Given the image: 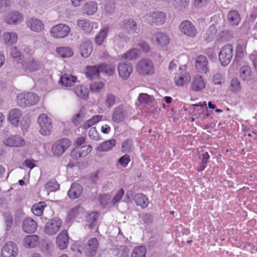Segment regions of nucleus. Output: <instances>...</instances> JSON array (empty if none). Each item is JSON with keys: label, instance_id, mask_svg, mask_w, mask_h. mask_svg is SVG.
<instances>
[{"label": "nucleus", "instance_id": "1", "mask_svg": "<svg viewBox=\"0 0 257 257\" xmlns=\"http://www.w3.org/2000/svg\"><path fill=\"white\" fill-rule=\"evenodd\" d=\"M136 71L141 76H152L155 73L154 62L148 58L140 60L136 64Z\"/></svg>", "mask_w": 257, "mask_h": 257}, {"label": "nucleus", "instance_id": "2", "mask_svg": "<svg viewBox=\"0 0 257 257\" xmlns=\"http://www.w3.org/2000/svg\"><path fill=\"white\" fill-rule=\"evenodd\" d=\"M19 65L20 67L16 70L18 75H24L35 72L41 68L40 63L32 58L29 59L26 61H23Z\"/></svg>", "mask_w": 257, "mask_h": 257}, {"label": "nucleus", "instance_id": "3", "mask_svg": "<svg viewBox=\"0 0 257 257\" xmlns=\"http://www.w3.org/2000/svg\"><path fill=\"white\" fill-rule=\"evenodd\" d=\"M39 100L38 95L34 92H23L17 95V102L21 107L35 105Z\"/></svg>", "mask_w": 257, "mask_h": 257}, {"label": "nucleus", "instance_id": "4", "mask_svg": "<svg viewBox=\"0 0 257 257\" xmlns=\"http://www.w3.org/2000/svg\"><path fill=\"white\" fill-rule=\"evenodd\" d=\"M71 141L66 138L60 139L56 141L52 146V152L55 156L62 155L70 147Z\"/></svg>", "mask_w": 257, "mask_h": 257}, {"label": "nucleus", "instance_id": "5", "mask_svg": "<svg viewBox=\"0 0 257 257\" xmlns=\"http://www.w3.org/2000/svg\"><path fill=\"white\" fill-rule=\"evenodd\" d=\"M38 121L40 127V134L44 136L49 135L52 130L51 119L46 114L42 113L39 116Z\"/></svg>", "mask_w": 257, "mask_h": 257}, {"label": "nucleus", "instance_id": "6", "mask_svg": "<svg viewBox=\"0 0 257 257\" xmlns=\"http://www.w3.org/2000/svg\"><path fill=\"white\" fill-rule=\"evenodd\" d=\"M233 56V47L230 45H226L222 47L219 53V59L222 66L227 65Z\"/></svg>", "mask_w": 257, "mask_h": 257}, {"label": "nucleus", "instance_id": "7", "mask_svg": "<svg viewBox=\"0 0 257 257\" xmlns=\"http://www.w3.org/2000/svg\"><path fill=\"white\" fill-rule=\"evenodd\" d=\"M70 27L64 24H59L53 26L50 29L51 35L55 38H63L70 32Z\"/></svg>", "mask_w": 257, "mask_h": 257}, {"label": "nucleus", "instance_id": "8", "mask_svg": "<svg viewBox=\"0 0 257 257\" xmlns=\"http://www.w3.org/2000/svg\"><path fill=\"white\" fill-rule=\"evenodd\" d=\"M166 15L162 12L156 11L151 15L146 16V21L150 25L155 24L160 26L164 24L166 21Z\"/></svg>", "mask_w": 257, "mask_h": 257}, {"label": "nucleus", "instance_id": "9", "mask_svg": "<svg viewBox=\"0 0 257 257\" xmlns=\"http://www.w3.org/2000/svg\"><path fill=\"white\" fill-rule=\"evenodd\" d=\"M18 251L17 244L13 241H8L2 248L1 257H16Z\"/></svg>", "mask_w": 257, "mask_h": 257}, {"label": "nucleus", "instance_id": "10", "mask_svg": "<svg viewBox=\"0 0 257 257\" xmlns=\"http://www.w3.org/2000/svg\"><path fill=\"white\" fill-rule=\"evenodd\" d=\"M26 24L32 31L36 33H41L45 28L42 21L34 17L28 18L26 19Z\"/></svg>", "mask_w": 257, "mask_h": 257}, {"label": "nucleus", "instance_id": "11", "mask_svg": "<svg viewBox=\"0 0 257 257\" xmlns=\"http://www.w3.org/2000/svg\"><path fill=\"white\" fill-rule=\"evenodd\" d=\"M62 221L59 218H53L48 221L45 226L44 232L46 234L52 235L56 234L60 229Z\"/></svg>", "mask_w": 257, "mask_h": 257}, {"label": "nucleus", "instance_id": "12", "mask_svg": "<svg viewBox=\"0 0 257 257\" xmlns=\"http://www.w3.org/2000/svg\"><path fill=\"white\" fill-rule=\"evenodd\" d=\"M23 19V15L16 10H13L4 16V22L11 25H17L21 23Z\"/></svg>", "mask_w": 257, "mask_h": 257}, {"label": "nucleus", "instance_id": "13", "mask_svg": "<svg viewBox=\"0 0 257 257\" xmlns=\"http://www.w3.org/2000/svg\"><path fill=\"white\" fill-rule=\"evenodd\" d=\"M127 116V111L124 109L123 106L119 105L114 108L112 112L111 119L114 122L119 123L123 121Z\"/></svg>", "mask_w": 257, "mask_h": 257}, {"label": "nucleus", "instance_id": "14", "mask_svg": "<svg viewBox=\"0 0 257 257\" xmlns=\"http://www.w3.org/2000/svg\"><path fill=\"white\" fill-rule=\"evenodd\" d=\"M4 143L10 147H21L25 144L24 139L20 135H10L6 138L4 141Z\"/></svg>", "mask_w": 257, "mask_h": 257}, {"label": "nucleus", "instance_id": "15", "mask_svg": "<svg viewBox=\"0 0 257 257\" xmlns=\"http://www.w3.org/2000/svg\"><path fill=\"white\" fill-rule=\"evenodd\" d=\"M117 70L119 77L126 80L132 73L133 68L130 62H121L118 65Z\"/></svg>", "mask_w": 257, "mask_h": 257}, {"label": "nucleus", "instance_id": "16", "mask_svg": "<svg viewBox=\"0 0 257 257\" xmlns=\"http://www.w3.org/2000/svg\"><path fill=\"white\" fill-rule=\"evenodd\" d=\"M180 31L189 37H194L197 34V30L194 25L188 20L183 21L179 25Z\"/></svg>", "mask_w": 257, "mask_h": 257}, {"label": "nucleus", "instance_id": "17", "mask_svg": "<svg viewBox=\"0 0 257 257\" xmlns=\"http://www.w3.org/2000/svg\"><path fill=\"white\" fill-rule=\"evenodd\" d=\"M120 28L130 33H138L140 31L137 23L132 19H127L120 24Z\"/></svg>", "mask_w": 257, "mask_h": 257}, {"label": "nucleus", "instance_id": "18", "mask_svg": "<svg viewBox=\"0 0 257 257\" xmlns=\"http://www.w3.org/2000/svg\"><path fill=\"white\" fill-rule=\"evenodd\" d=\"M92 148L90 145L83 146L80 147H76L71 152V157L75 159L84 157L90 153Z\"/></svg>", "mask_w": 257, "mask_h": 257}, {"label": "nucleus", "instance_id": "19", "mask_svg": "<svg viewBox=\"0 0 257 257\" xmlns=\"http://www.w3.org/2000/svg\"><path fill=\"white\" fill-rule=\"evenodd\" d=\"M22 229L27 233L35 232L37 228V223L31 218H26L22 222Z\"/></svg>", "mask_w": 257, "mask_h": 257}, {"label": "nucleus", "instance_id": "20", "mask_svg": "<svg viewBox=\"0 0 257 257\" xmlns=\"http://www.w3.org/2000/svg\"><path fill=\"white\" fill-rule=\"evenodd\" d=\"M39 236L37 235H28L23 238L22 243L26 248H34L39 244Z\"/></svg>", "mask_w": 257, "mask_h": 257}, {"label": "nucleus", "instance_id": "21", "mask_svg": "<svg viewBox=\"0 0 257 257\" xmlns=\"http://www.w3.org/2000/svg\"><path fill=\"white\" fill-rule=\"evenodd\" d=\"M170 41L169 36L165 33L158 32L154 36V43L162 47L167 46Z\"/></svg>", "mask_w": 257, "mask_h": 257}, {"label": "nucleus", "instance_id": "22", "mask_svg": "<svg viewBox=\"0 0 257 257\" xmlns=\"http://www.w3.org/2000/svg\"><path fill=\"white\" fill-rule=\"evenodd\" d=\"M195 67L199 72L206 73L208 70L206 57L203 55L198 56L196 59Z\"/></svg>", "mask_w": 257, "mask_h": 257}, {"label": "nucleus", "instance_id": "23", "mask_svg": "<svg viewBox=\"0 0 257 257\" xmlns=\"http://www.w3.org/2000/svg\"><path fill=\"white\" fill-rule=\"evenodd\" d=\"M69 237L67 230H62L56 238V244L58 247L62 250L66 248L68 244Z\"/></svg>", "mask_w": 257, "mask_h": 257}, {"label": "nucleus", "instance_id": "24", "mask_svg": "<svg viewBox=\"0 0 257 257\" xmlns=\"http://www.w3.org/2000/svg\"><path fill=\"white\" fill-rule=\"evenodd\" d=\"M22 115V112L20 109L14 108L10 111L8 119L13 125L18 126L20 123V120Z\"/></svg>", "mask_w": 257, "mask_h": 257}, {"label": "nucleus", "instance_id": "25", "mask_svg": "<svg viewBox=\"0 0 257 257\" xmlns=\"http://www.w3.org/2000/svg\"><path fill=\"white\" fill-rule=\"evenodd\" d=\"M82 192V187L79 184L74 183L72 184L67 194L70 198L75 199L79 198Z\"/></svg>", "mask_w": 257, "mask_h": 257}, {"label": "nucleus", "instance_id": "26", "mask_svg": "<svg viewBox=\"0 0 257 257\" xmlns=\"http://www.w3.org/2000/svg\"><path fill=\"white\" fill-rule=\"evenodd\" d=\"M10 55L14 62H17V69L20 67L19 64L23 62L24 56L21 52L16 47H12L10 49Z\"/></svg>", "mask_w": 257, "mask_h": 257}, {"label": "nucleus", "instance_id": "27", "mask_svg": "<svg viewBox=\"0 0 257 257\" xmlns=\"http://www.w3.org/2000/svg\"><path fill=\"white\" fill-rule=\"evenodd\" d=\"M77 78L71 74H64L59 80L60 83L65 87H71L76 82Z\"/></svg>", "mask_w": 257, "mask_h": 257}, {"label": "nucleus", "instance_id": "28", "mask_svg": "<svg viewBox=\"0 0 257 257\" xmlns=\"http://www.w3.org/2000/svg\"><path fill=\"white\" fill-rule=\"evenodd\" d=\"M191 80V76L187 72H181L180 75H176L175 81L177 85L182 86L188 84Z\"/></svg>", "mask_w": 257, "mask_h": 257}, {"label": "nucleus", "instance_id": "29", "mask_svg": "<svg viewBox=\"0 0 257 257\" xmlns=\"http://www.w3.org/2000/svg\"><path fill=\"white\" fill-rule=\"evenodd\" d=\"M93 51L92 43L90 41L84 42L80 46V53L82 57L87 58Z\"/></svg>", "mask_w": 257, "mask_h": 257}, {"label": "nucleus", "instance_id": "30", "mask_svg": "<svg viewBox=\"0 0 257 257\" xmlns=\"http://www.w3.org/2000/svg\"><path fill=\"white\" fill-rule=\"evenodd\" d=\"M205 86V83L200 75H197L193 78L191 87L193 90L199 91Z\"/></svg>", "mask_w": 257, "mask_h": 257}, {"label": "nucleus", "instance_id": "31", "mask_svg": "<svg viewBox=\"0 0 257 257\" xmlns=\"http://www.w3.org/2000/svg\"><path fill=\"white\" fill-rule=\"evenodd\" d=\"M227 20L230 25L237 26L240 21V16L236 10H231L227 14Z\"/></svg>", "mask_w": 257, "mask_h": 257}, {"label": "nucleus", "instance_id": "32", "mask_svg": "<svg viewBox=\"0 0 257 257\" xmlns=\"http://www.w3.org/2000/svg\"><path fill=\"white\" fill-rule=\"evenodd\" d=\"M77 25L86 33L90 32L93 27L92 23L89 20L86 19H78L77 21Z\"/></svg>", "mask_w": 257, "mask_h": 257}, {"label": "nucleus", "instance_id": "33", "mask_svg": "<svg viewBox=\"0 0 257 257\" xmlns=\"http://www.w3.org/2000/svg\"><path fill=\"white\" fill-rule=\"evenodd\" d=\"M116 141L115 139L109 140L100 144L97 147L99 152H107L111 150L115 146Z\"/></svg>", "mask_w": 257, "mask_h": 257}, {"label": "nucleus", "instance_id": "34", "mask_svg": "<svg viewBox=\"0 0 257 257\" xmlns=\"http://www.w3.org/2000/svg\"><path fill=\"white\" fill-rule=\"evenodd\" d=\"M100 73L99 66H87L85 70L87 78L90 79L97 78Z\"/></svg>", "mask_w": 257, "mask_h": 257}, {"label": "nucleus", "instance_id": "35", "mask_svg": "<svg viewBox=\"0 0 257 257\" xmlns=\"http://www.w3.org/2000/svg\"><path fill=\"white\" fill-rule=\"evenodd\" d=\"M134 199L137 205L142 208L147 207L149 203L148 198L142 193L136 194L134 196Z\"/></svg>", "mask_w": 257, "mask_h": 257}, {"label": "nucleus", "instance_id": "36", "mask_svg": "<svg viewBox=\"0 0 257 257\" xmlns=\"http://www.w3.org/2000/svg\"><path fill=\"white\" fill-rule=\"evenodd\" d=\"M98 248V240L96 238H92L89 240L86 246L88 255H93Z\"/></svg>", "mask_w": 257, "mask_h": 257}, {"label": "nucleus", "instance_id": "37", "mask_svg": "<svg viewBox=\"0 0 257 257\" xmlns=\"http://www.w3.org/2000/svg\"><path fill=\"white\" fill-rule=\"evenodd\" d=\"M97 11V4L94 1L86 3L84 7V11L87 15H92Z\"/></svg>", "mask_w": 257, "mask_h": 257}, {"label": "nucleus", "instance_id": "38", "mask_svg": "<svg viewBox=\"0 0 257 257\" xmlns=\"http://www.w3.org/2000/svg\"><path fill=\"white\" fill-rule=\"evenodd\" d=\"M140 54V51L139 49L133 48L124 53L121 58L128 60H133L137 59L139 57Z\"/></svg>", "mask_w": 257, "mask_h": 257}, {"label": "nucleus", "instance_id": "39", "mask_svg": "<svg viewBox=\"0 0 257 257\" xmlns=\"http://www.w3.org/2000/svg\"><path fill=\"white\" fill-rule=\"evenodd\" d=\"M189 0H173L172 5L178 11L183 12L187 9Z\"/></svg>", "mask_w": 257, "mask_h": 257}, {"label": "nucleus", "instance_id": "40", "mask_svg": "<svg viewBox=\"0 0 257 257\" xmlns=\"http://www.w3.org/2000/svg\"><path fill=\"white\" fill-rule=\"evenodd\" d=\"M74 93L78 97L84 100L88 97L89 91L86 87L81 85L75 87Z\"/></svg>", "mask_w": 257, "mask_h": 257}, {"label": "nucleus", "instance_id": "41", "mask_svg": "<svg viewBox=\"0 0 257 257\" xmlns=\"http://www.w3.org/2000/svg\"><path fill=\"white\" fill-rule=\"evenodd\" d=\"M241 78L244 81H249L251 79V71L248 66L241 67L239 70Z\"/></svg>", "mask_w": 257, "mask_h": 257}, {"label": "nucleus", "instance_id": "42", "mask_svg": "<svg viewBox=\"0 0 257 257\" xmlns=\"http://www.w3.org/2000/svg\"><path fill=\"white\" fill-rule=\"evenodd\" d=\"M3 39L6 44H13L17 41L18 35L14 32H5L3 35Z\"/></svg>", "mask_w": 257, "mask_h": 257}, {"label": "nucleus", "instance_id": "43", "mask_svg": "<svg viewBox=\"0 0 257 257\" xmlns=\"http://www.w3.org/2000/svg\"><path fill=\"white\" fill-rule=\"evenodd\" d=\"M108 31V27H104L101 29L99 33L97 35L95 38V42L97 45H101L102 44L107 36Z\"/></svg>", "mask_w": 257, "mask_h": 257}, {"label": "nucleus", "instance_id": "44", "mask_svg": "<svg viewBox=\"0 0 257 257\" xmlns=\"http://www.w3.org/2000/svg\"><path fill=\"white\" fill-rule=\"evenodd\" d=\"M100 73L107 75H112L115 71V66L111 64H101L98 65Z\"/></svg>", "mask_w": 257, "mask_h": 257}, {"label": "nucleus", "instance_id": "45", "mask_svg": "<svg viewBox=\"0 0 257 257\" xmlns=\"http://www.w3.org/2000/svg\"><path fill=\"white\" fill-rule=\"evenodd\" d=\"M102 118L100 115H96L93 116L91 118L86 121L82 125V128L84 130L87 129L95 124L99 122Z\"/></svg>", "mask_w": 257, "mask_h": 257}, {"label": "nucleus", "instance_id": "46", "mask_svg": "<svg viewBox=\"0 0 257 257\" xmlns=\"http://www.w3.org/2000/svg\"><path fill=\"white\" fill-rule=\"evenodd\" d=\"M56 52L61 57L69 58L73 55V51L68 47H61L57 48Z\"/></svg>", "mask_w": 257, "mask_h": 257}, {"label": "nucleus", "instance_id": "47", "mask_svg": "<svg viewBox=\"0 0 257 257\" xmlns=\"http://www.w3.org/2000/svg\"><path fill=\"white\" fill-rule=\"evenodd\" d=\"M134 147L133 139H127L122 143L121 151L123 153H130L133 150Z\"/></svg>", "mask_w": 257, "mask_h": 257}, {"label": "nucleus", "instance_id": "48", "mask_svg": "<svg viewBox=\"0 0 257 257\" xmlns=\"http://www.w3.org/2000/svg\"><path fill=\"white\" fill-rule=\"evenodd\" d=\"M46 206L45 202H41L34 204L32 207V211L34 215L38 216H41L43 213L44 208Z\"/></svg>", "mask_w": 257, "mask_h": 257}, {"label": "nucleus", "instance_id": "49", "mask_svg": "<svg viewBox=\"0 0 257 257\" xmlns=\"http://www.w3.org/2000/svg\"><path fill=\"white\" fill-rule=\"evenodd\" d=\"M147 250L145 246L135 247L132 252V257H145Z\"/></svg>", "mask_w": 257, "mask_h": 257}, {"label": "nucleus", "instance_id": "50", "mask_svg": "<svg viewBox=\"0 0 257 257\" xmlns=\"http://www.w3.org/2000/svg\"><path fill=\"white\" fill-rule=\"evenodd\" d=\"M217 32L216 28L214 25L210 26L205 34V39L207 42L211 41L214 38Z\"/></svg>", "mask_w": 257, "mask_h": 257}, {"label": "nucleus", "instance_id": "51", "mask_svg": "<svg viewBox=\"0 0 257 257\" xmlns=\"http://www.w3.org/2000/svg\"><path fill=\"white\" fill-rule=\"evenodd\" d=\"M80 207L77 206L72 209L69 212L67 217V220L71 221L79 216Z\"/></svg>", "mask_w": 257, "mask_h": 257}, {"label": "nucleus", "instance_id": "52", "mask_svg": "<svg viewBox=\"0 0 257 257\" xmlns=\"http://www.w3.org/2000/svg\"><path fill=\"white\" fill-rule=\"evenodd\" d=\"M241 89L240 84L237 78H233L230 84V89L233 92H238Z\"/></svg>", "mask_w": 257, "mask_h": 257}, {"label": "nucleus", "instance_id": "53", "mask_svg": "<svg viewBox=\"0 0 257 257\" xmlns=\"http://www.w3.org/2000/svg\"><path fill=\"white\" fill-rule=\"evenodd\" d=\"M104 86L102 82H95L92 83L90 86L91 91L93 93H98Z\"/></svg>", "mask_w": 257, "mask_h": 257}, {"label": "nucleus", "instance_id": "54", "mask_svg": "<svg viewBox=\"0 0 257 257\" xmlns=\"http://www.w3.org/2000/svg\"><path fill=\"white\" fill-rule=\"evenodd\" d=\"M84 113L82 110L75 114L72 119V122L76 125L79 124L84 118Z\"/></svg>", "mask_w": 257, "mask_h": 257}, {"label": "nucleus", "instance_id": "55", "mask_svg": "<svg viewBox=\"0 0 257 257\" xmlns=\"http://www.w3.org/2000/svg\"><path fill=\"white\" fill-rule=\"evenodd\" d=\"M116 97L111 93L108 94L106 96L105 104L109 108L113 106L115 103Z\"/></svg>", "mask_w": 257, "mask_h": 257}, {"label": "nucleus", "instance_id": "56", "mask_svg": "<svg viewBox=\"0 0 257 257\" xmlns=\"http://www.w3.org/2000/svg\"><path fill=\"white\" fill-rule=\"evenodd\" d=\"M12 5L11 0H0V13L5 12Z\"/></svg>", "mask_w": 257, "mask_h": 257}, {"label": "nucleus", "instance_id": "57", "mask_svg": "<svg viewBox=\"0 0 257 257\" xmlns=\"http://www.w3.org/2000/svg\"><path fill=\"white\" fill-rule=\"evenodd\" d=\"M130 161V156L127 154H124L118 159V162L122 167H126Z\"/></svg>", "mask_w": 257, "mask_h": 257}, {"label": "nucleus", "instance_id": "58", "mask_svg": "<svg viewBox=\"0 0 257 257\" xmlns=\"http://www.w3.org/2000/svg\"><path fill=\"white\" fill-rule=\"evenodd\" d=\"M20 124L22 130L24 132L27 131L30 124V121L29 117L27 116L23 117L21 120Z\"/></svg>", "mask_w": 257, "mask_h": 257}, {"label": "nucleus", "instance_id": "59", "mask_svg": "<svg viewBox=\"0 0 257 257\" xmlns=\"http://www.w3.org/2000/svg\"><path fill=\"white\" fill-rule=\"evenodd\" d=\"M245 50V46L240 44H237L236 48L235 58H241L243 57L244 51Z\"/></svg>", "mask_w": 257, "mask_h": 257}, {"label": "nucleus", "instance_id": "60", "mask_svg": "<svg viewBox=\"0 0 257 257\" xmlns=\"http://www.w3.org/2000/svg\"><path fill=\"white\" fill-rule=\"evenodd\" d=\"M124 190L122 189H120L117 193L113 197L111 203L113 205L115 204L117 202H118L120 199L122 198V196L124 195Z\"/></svg>", "mask_w": 257, "mask_h": 257}, {"label": "nucleus", "instance_id": "61", "mask_svg": "<svg viewBox=\"0 0 257 257\" xmlns=\"http://www.w3.org/2000/svg\"><path fill=\"white\" fill-rule=\"evenodd\" d=\"M5 224L6 226V230H10L13 224V218L11 215L7 214L5 215Z\"/></svg>", "mask_w": 257, "mask_h": 257}, {"label": "nucleus", "instance_id": "62", "mask_svg": "<svg viewBox=\"0 0 257 257\" xmlns=\"http://www.w3.org/2000/svg\"><path fill=\"white\" fill-rule=\"evenodd\" d=\"M138 99L141 103H147L150 102L151 97L147 93H141L139 95Z\"/></svg>", "mask_w": 257, "mask_h": 257}, {"label": "nucleus", "instance_id": "63", "mask_svg": "<svg viewBox=\"0 0 257 257\" xmlns=\"http://www.w3.org/2000/svg\"><path fill=\"white\" fill-rule=\"evenodd\" d=\"M89 138L93 140H97L98 139V134L95 127H91L88 133Z\"/></svg>", "mask_w": 257, "mask_h": 257}, {"label": "nucleus", "instance_id": "64", "mask_svg": "<svg viewBox=\"0 0 257 257\" xmlns=\"http://www.w3.org/2000/svg\"><path fill=\"white\" fill-rule=\"evenodd\" d=\"M52 244L47 242H45L42 244L41 250L48 254H49L51 251Z\"/></svg>", "mask_w": 257, "mask_h": 257}]
</instances>
